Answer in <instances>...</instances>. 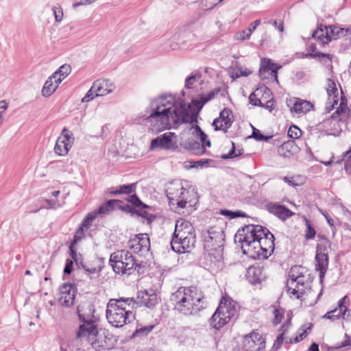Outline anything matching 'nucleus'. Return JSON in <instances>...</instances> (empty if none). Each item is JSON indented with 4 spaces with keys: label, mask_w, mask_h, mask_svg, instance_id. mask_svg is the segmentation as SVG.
Returning a JSON list of instances; mask_svg holds the SVG:
<instances>
[{
    "label": "nucleus",
    "mask_w": 351,
    "mask_h": 351,
    "mask_svg": "<svg viewBox=\"0 0 351 351\" xmlns=\"http://www.w3.org/2000/svg\"><path fill=\"white\" fill-rule=\"evenodd\" d=\"M249 99H250V104H252L253 106H261V107L265 106V105L261 102L260 99H258L256 97V95L254 93H252L250 95Z\"/></svg>",
    "instance_id": "nucleus-58"
},
{
    "label": "nucleus",
    "mask_w": 351,
    "mask_h": 351,
    "mask_svg": "<svg viewBox=\"0 0 351 351\" xmlns=\"http://www.w3.org/2000/svg\"><path fill=\"white\" fill-rule=\"evenodd\" d=\"M241 155H242V152L241 151H239V153H236L235 143L234 142H232V148L230 149L229 152L226 154H222L221 158L222 159H230L234 158L235 157H238Z\"/></svg>",
    "instance_id": "nucleus-48"
},
{
    "label": "nucleus",
    "mask_w": 351,
    "mask_h": 351,
    "mask_svg": "<svg viewBox=\"0 0 351 351\" xmlns=\"http://www.w3.org/2000/svg\"><path fill=\"white\" fill-rule=\"evenodd\" d=\"M243 346L245 351H263L265 341L258 332L254 330L243 337Z\"/></svg>",
    "instance_id": "nucleus-12"
},
{
    "label": "nucleus",
    "mask_w": 351,
    "mask_h": 351,
    "mask_svg": "<svg viewBox=\"0 0 351 351\" xmlns=\"http://www.w3.org/2000/svg\"><path fill=\"white\" fill-rule=\"evenodd\" d=\"M298 269L297 266L292 267L289 274V280L291 281V282H295L297 288H298L299 286L303 287L304 285V276L302 275L301 273L298 274L296 270Z\"/></svg>",
    "instance_id": "nucleus-36"
},
{
    "label": "nucleus",
    "mask_w": 351,
    "mask_h": 351,
    "mask_svg": "<svg viewBox=\"0 0 351 351\" xmlns=\"http://www.w3.org/2000/svg\"><path fill=\"white\" fill-rule=\"evenodd\" d=\"M325 40L322 42V46L324 47L332 40H337L342 37L348 36L350 34L349 29L341 28L336 25L327 26Z\"/></svg>",
    "instance_id": "nucleus-22"
},
{
    "label": "nucleus",
    "mask_w": 351,
    "mask_h": 351,
    "mask_svg": "<svg viewBox=\"0 0 351 351\" xmlns=\"http://www.w3.org/2000/svg\"><path fill=\"white\" fill-rule=\"evenodd\" d=\"M73 142L66 141L62 138H58L54 147L55 152L60 156H65L71 149Z\"/></svg>",
    "instance_id": "nucleus-31"
},
{
    "label": "nucleus",
    "mask_w": 351,
    "mask_h": 351,
    "mask_svg": "<svg viewBox=\"0 0 351 351\" xmlns=\"http://www.w3.org/2000/svg\"><path fill=\"white\" fill-rule=\"evenodd\" d=\"M97 321L81 322L76 332V337L82 341L88 342L96 351H101L103 346L100 345L97 337L99 334Z\"/></svg>",
    "instance_id": "nucleus-8"
},
{
    "label": "nucleus",
    "mask_w": 351,
    "mask_h": 351,
    "mask_svg": "<svg viewBox=\"0 0 351 351\" xmlns=\"http://www.w3.org/2000/svg\"><path fill=\"white\" fill-rule=\"evenodd\" d=\"M185 147L195 155H202L206 153L205 145H202L197 141L189 140L185 143Z\"/></svg>",
    "instance_id": "nucleus-33"
},
{
    "label": "nucleus",
    "mask_w": 351,
    "mask_h": 351,
    "mask_svg": "<svg viewBox=\"0 0 351 351\" xmlns=\"http://www.w3.org/2000/svg\"><path fill=\"white\" fill-rule=\"evenodd\" d=\"M350 300L348 295L343 296L339 300V308H340L341 319L346 321L351 320V309L348 308Z\"/></svg>",
    "instance_id": "nucleus-28"
},
{
    "label": "nucleus",
    "mask_w": 351,
    "mask_h": 351,
    "mask_svg": "<svg viewBox=\"0 0 351 351\" xmlns=\"http://www.w3.org/2000/svg\"><path fill=\"white\" fill-rule=\"evenodd\" d=\"M235 310L230 306L219 304L216 311L210 318V325L217 330L225 326L234 316Z\"/></svg>",
    "instance_id": "nucleus-9"
},
{
    "label": "nucleus",
    "mask_w": 351,
    "mask_h": 351,
    "mask_svg": "<svg viewBox=\"0 0 351 351\" xmlns=\"http://www.w3.org/2000/svg\"><path fill=\"white\" fill-rule=\"evenodd\" d=\"M173 137H176L173 132H166L157 136L151 141L150 149L152 150L156 148L169 149L173 147Z\"/></svg>",
    "instance_id": "nucleus-17"
},
{
    "label": "nucleus",
    "mask_w": 351,
    "mask_h": 351,
    "mask_svg": "<svg viewBox=\"0 0 351 351\" xmlns=\"http://www.w3.org/2000/svg\"><path fill=\"white\" fill-rule=\"evenodd\" d=\"M201 75L199 73L193 74L189 76L185 80V87L186 88H192L195 82L200 79Z\"/></svg>",
    "instance_id": "nucleus-50"
},
{
    "label": "nucleus",
    "mask_w": 351,
    "mask_h": 351,
    "mask_svg": "<svg viewBox=\"0 0 351 351\" xmlns=\"http://www.w3.org/2000/svg\"><path fill=\"white\" fill-rule=\"evenodd\" d=\"M208 101L204 95L186 104L184 100L172 94H161L151 100L147 120L155 122L159 130L176 128L182 123H197L198 114Z\"/></svg>",
    "instance_id": "nucleus-1"
},
{
    "label": "nucleus",
    "mask_w": 351,
    "mask_h": 351,
    "mask_svg": "<svg viewBox=\"0 0 351 351\" xmlns=\"http://www.w3.org/2000/svg\"><path fill=\"white\" fill-rule=\"evenodd\" d=\"M252 136L258 141H268L271 138V136H265L259 130L254 128H253Z\"/></svg>",
    "instance_id": "nucleus-46"
},
{
    "label": "nucleus",
    "mask_w": 351,
    "mask_h": 351,
    "mask_svg": "<svg viewBox=\"0 0 351 351\" xmlns=\"http://www.w3.org/2000/svg\"><path fill=\"white\" fill-rule=\"evenodd\" d=\"M117 204H119L118 199H109L94 211L96 213L97 216L99 215H106L116 210Z\"/></svg>",
    "instance_id": "nucleus-30"
},
{
    "label": "nucleus",
    "mask_w": 351,
    "mask_h": 351,
    "mask_svg": "<svg viewBox=\"0 0 351 351\" xmlns=\"http://www.w3.org/2000/svg\"><path fill=\"white\" fill-rule=\"evenodd\" d=\"M154 328V325H148L137 328L133 333V337H143L147 335Z\"/></svg>",
    "instance_id": "nucleus-44"
},
{
    "label": "nucleus",
    "mask_w": 351,
    "mask_h": 351,
    "mask_svg": "<svg viewBox=\"0 0 351 351\" xmlns=\"http://www.w3.org/2000/svg\"><path fill=\"white\" fill-rule=\"evenodd\" d=\"M134 303L133 298L110 299L108 302L106 311L108 322L116 328H121L130 323L134 319L135 315L132 311L127 309L125 306H130Z\"/></svg>",
    "instance_id": "nucleus-4"
},
{
    "label": "nucleus",
    "mask_w": 351,
    "mask_h": 351,
    "mask_svg": "<svg viewBox=\"0 0 351 351\" xmlns=\"http://www.w3.org/2000/svg\"><path fill=\"white\" fill-rule=\"evenodd\" d=\"M251 34H249V32L247 29H244V30H242L241 32H237L235 36H234V38L237 40H248L250 36H251Z\"/></svg>",
    "instance_id": "nucleus-54"
},
{
    "label": "nucleus",
    "mask_w": 351,
    "mask_h": 351,
    "mask_svg": "<svg viewBox=\"0 0 351 351\" xmlns=\"http://www.w3.org/2000/svg\"><path fill=\"white\" fill-rule=\"evenodd\" d=\"M342 156L343 158L341 160H344L345 158L348 157L345 160L344 169L348 174L351 175V147L348 151L343 153Z\"/></svg>",
    "instance_id": "nucleus-43"
},
{
    "label": "nucleus",
    "mask_w": 351,
    "mask_h": 351,
    "mask_svg": "<svg viewBox=\"0 0 351 351\" xmlns=\"http://www.w3.org/2000/svg\"><path fill=\"white\" fill-rule=\"evenodd\" d=\"M82 269L85 271L86 274L90 276V278L92 279L99 276L102 267L100 265L95 266L86 263Z\"/></svg>",
    "instance_id": "nucleus-39"
},
{
    "label": "nucleus",
    "mask_w": 351,
    "mask_h": 351,
    "mask_svg": "<svg viewBox=\"0 0 351 351\" xmlns=\"http://www.w3.org/2000/svg\"><path fill=\"white\" fill-rule=\"evenodd\" d=\"M274 318L273 319V324L277 325L280 323L282 319L284 317V311L282 309H274Z\"/></svg>",
    "instance_id": "nucleus-52"
},
{
    "label": "nucleus",
    "mask_w": 351,
    "mask_h": 351,
    "mask_svg": "<svg viewBox=\"0 0 351 351\" xmlns=\"http://www.w3.org/2000/svg\"><path fill=\"white\" fill-rule=\"evenodd\" d=\"M184 36V32H177L169 38V47L172 50H175L181 47V45L184 42L182 40Z\"/></svg>",
    "instance_id": "nucleus-37"
},
{
    "label": "nucleus",
    "mask_w": 351,
    "mask_h": 351,
    "mask_svg": "<svg viewBox=\"0 0 351 351\" xmlns=\"http://www.w3.org/2000/svg\"><path fill=\"white\" fill-rule=\"evenodd\" d=\"M212 160L210 159H201L196 161L191 162V167L193 168H198L201 167L202 168L205 165L209 164Z\"/></svg>",
    "instance_id": "nucleus-55"
},
{
    "label": "nucleus",
    "mask_w": 351,
    "mask_h": 351,
    "mask_svg": "<svg viewBox=\"0 0 351 351\" xmlns=\"http://www.w3.org/2000/svg\"><path fill=\"white\" fill-rule=\"evenodd\" d=\"M313 108V104L307 101L296 98L293 106L291 107V111L296 114H306Z\"/></svg>",
    "instance_id": "nucleus-26"
},
{
    "label": "nucleus",
    "mask_w": 351,
    "mask_h": 351,
    "mask_svg": "<svg viewBox=\"0 0 351 351\" xmlns=\"http://www.w3.org/2000/svg\"><path fill=\"white\" fill-rule=\"evenodd\" d=\"M330 244L328 242L327 245L317 244L316 247V270L319 271L321 282H322L328 267V248Z\"/></svg>",
    "instance_id": "nucleus-10"
},
{
    "label": "nucleus",
    "mask_w": 351,
    "mask_h": 351,
    "mask_svg": "<svg viewBox=\"0 0 351 351\" xmlns=\"http://www.w3.org/2000/svg\"><path fill=\"white\" fill-rule=\"evenodd\" d=\"M191 287H181L170 296L174 309L184 315L197 314L205 308L202 299L195 296Z\"/></svg>",
    "instance_id": "nucleus-3"
},
{
    "label": "nucleus",
    "mask_w": 351,
    "mask_h": 351,
    "mask_svg": "<svg viewBox=\"0 0 351 351\" xmlns=\"http://www.w3.org/2000/svg\"><path fill=\"white\" fill-rule=\"evenodd\" d=\"M233 117L232 115V110L228 108H225L219 113V117L214 119L213 125L215 130H223L227 132L233 123Z\"/></svg>",
    "instance_id": "nucleus-14"
},
{
    "label": "nucleus",
    "mask_w": 351,
    "mask_h": 351,
    "mask_svg": "<svg viewBox=\"0 0 351 351\" xmlns=\"http://www.w3.org/2000/svg\"><path fill=\"white\" fill-rule=\"evenodd\" d=\"M197 123H191V130H193V134L199 137V136L201 134V133L203 132V130L201 129V128L196 124Z\"/></svg>",
    "instance_id": "nucleus-64"
},
{
    "label": "nucleus",
    "mask_w": 351,
    "mask_h": 351,
    "mask_svg": "<svg viewBox=\"0 0 351 351\" xmlns=\"http://www.w3.org/2000/svg\"><path fill=\"white\" fill-rule=\"evenodd\" d=\"M179 239L178 237H174L172 235L170 244L172 250L175 252L179 254L189 252L195 247V239H193V237L189 236L188 239L181 241Z\"/></svg>",
    "instance_id": "nucleus-15"
},
{
    "label": "nucleus",
    "mask_w": 351,
    "mask_h": 351,
    "mask_svg": "<svg viewBox=\"0 0 351 351\" xmlns=\"http://www.w3.org/2000/svg\"><path fill=\"white\" fill-rule=\"evenodd\" d=\"M129 246L134 253L145 255L150 250L149 238L147 234H138L129 241Z\"/></svg>",
    "instance_id": "nucleus-13"
},
{
    "label": "nucleus",
    "mask_w": 351,
    "mask_h": 351,
    "mask_svg": "<svg viewBox=\"0 0 351 351\" xmlns=\"http://www.w3.org/2000/svg\"><path fill=\"white\" fill-rule=\"evenodd\" d=\"M96 213L95 211H92L88 213L85 217L84 218L83 221L80 223V226L77 229V232H83L84 229L88 230L90 226L92 225L93 221L96 219L97 217Z\"/></svg>",
    "instance_id": "nucleus-38"
},
{
    "label": "nucleus",
    "mask_w": 351,
    "mask_h": 351,
    "mask_svg": "<svg viewBox=\"0 0 351 351\" xmlns=\"http://www.w3.org/2000/svg\"><path fill=\"white\" fill-rule=\"evenodd\" d=\"M300 151L299 147L293 140H289L282 143L278 149V153L283 158H290Z\"/></svg>",
    "instance_id": "nucleus-25"
},
{
    "label": "nucleus",
    "mask_w": 351,
    "mask_h": 351,
    "mask_svg": "<svg viewBox=\"0 0 351 351\" xmlns=\"http://www.w3.org/2000/svg\"><path fill=\"white\" fill-rule=\"evenodd\" d=\"M96 87V85H92L90 88L88 90V91L86 93V95L82 98V102H88L93 99L96 96V92L95 90Z\"/></svg>",
    "instance_id": "nucleus-53"
},
{
    "label": "nucleus",
    "mask_w": 351,
    "mask_h": 351,
    "mask_svg": "<svg viewBox=\"0 0 351 351\" xmlns=\"http://www.w3.org/2000/svg\"><path fill=\"white\" fill-rule=\"evenodd\" d=\"M274 234L260 225L245 226L234 236V242L241 245L243 253L254 258L257 255L267 258L274 251Z\"/></svg>",
    "instance_id": "nucleus-2"
},
{
    "label": "nucleus",
    "mask_w": 351,
    "mask_h": 351,
    "mask_svg": "<svg viewBox=\"0 0 351 351\" xmlns=\"http://www.w3.org/2000/svg\"><path fill=\"white\" fill-rule=\"evenodd\" d=\"M248 282L252 285L261 283L265 278L263 267L260 265H252L248 267L245 274Z\"/></svg>",
    "instance_id": "nucleus-21"
},
{
    "label": "nucleus",
    "mask_w": 351,
    "mask_h": 351,
    "mask_svg": "<svg viewBox=\"0 0 351 351\" xmlns=\"http://www.w3.org/2000/svg\"><path fill=\"white\" fill-rule=\"evenodd\" d=\"M326 32H327V26L320 24L313 32L312 37L314 39H316L319 42V44L322 45V42L325 40Z\"/></svg>",
    "instance_id": "nucleus-40"
},
{
    "label": "nucleus",
    "mask_w": 351,
    "mask_h": 351,
    "mask_svg": "<svg viewBox=\"0 0 351 351\" xmlns=\"http://www.w3.org/2000/svg\"><path fill=\"white\" fill-rule=\"evenodd\" d=\"M128 202L131 203L132 206L136 207L137 209L139 208L142 210H146V209L150 208V207L144 204L136 194L130 195L128 199Z\"/></svg>",
    "instance_id": "nucleus-41"
},
{
    "label": "nucleus",
    "mask_w": 351,
    "mask_h": 351,
    "mask_svg": "<svg viewBox=\"0 0 351 351\" xmlns=\"http://www.w3.org/2000/svg\"><path fill=\"white\" fill-rule=\"evenodd\" d=\"M173 235L174 237H178L180 241L184 239H188L189 236L193 237V239H195L193 227L189 221H177Z\"/></svg>",
    "instance_id": "nucleus-16"
},
{
    "label": "nucleus",
    "mask_w": 351,
    "mask_h": 351,
    "mask_svg": "<svg viewBox=\"0 0 351 351\" xmlns=\"http://www.w3.org/2000/svg\"><path fill=\"white\" fill-rule=\"evenodd\" d=\"M167 197L169 204L172 205L176 204L178 208H184L189 204L192 206L193 202L192 197H195L196 194L193 191L184 188L180 182H171L168 185L166 190Z\"/></svg>",
    "instance_id": "nucleus-6"
},
{
    "label": "nucleus",
    "mask_w": 351,
    "mask_h": 351,
    "mask_svg": "<svg viewBox=\"0 0 351 351\" xmlns=\"http://www.w3.org/2000/svg\"><path fill=\"white\" fill-rule=\"evenodd\" d=\"M261 19H257L254 22L251 23L247 29L249 34H252V32L256 29V27L261 24Z\"/></svg>",
    "instance_id": "nucleus-63"
},
{
    "label": "nucleus",
    "mask_w": 351,
    "mask_h": 351,
    "mask_svg": "<svg viewBox=\"0 0 351 351\" xmlns=\"http://www.w3.org/2000/svg\"><path fill=\"white\" fill-rule=\"evenodd\" d=\"M59 138H62V139L67 141L73 142L74 138L72 136V134H69V131L64 128L62 131V136H60Z\"/></svg>",
    "instance_id": "nucleus-59"
},
{
    "label": "nucleus",
    "mask_w": 351,
    "mask_h": 351,
    "mask_svg": "<svg viewBox=\"0 0 351 351\" xmlns=\"http://www.w3.org/2000/svg\"><path fill=\"white\" fill-rule=\"evenodd\" d=\"M93 84L96 85L95 90L97 97L106 95L112 92V89L108 88V81L97 80Z\"/></svg>",
    "instance_id": "nucleus-34"
},
{
    "label": "nucleus",
    "mask_w": 351,
    "mask_h": 351,
    "mask_svg": "<svg viewBox=\"0 0 351 351\" xmlns=\"http://www.w3.org/2000/svg\"><path fill=\"white\" fill-rule=\"evenodd\" d=\"M220 214L228 217L229 219H234L237 217H245L247 216L245 213L241 210L232 211L227 209L221 210Z\"/></svg>",
    "instance_id": "nucleus-42"
},
{
    "label": "nucleus",
    "mask_w": 351,
    "mask_h": 351,
    "mask_svg": "<svg viewBox=\"0 0 351 351\" xmlns=\"http://www.w3.org/2000/svg\"><path fill=\"white\" fill-rule=\"evenodd\" d=\"M44 202L46 204H43L41 207H44L45 208H55L56 204H57V201L54 199H45Z\"/></svg>",
    "instance_id": "nucleus-62"
},
{
    "label": "nucleus",
    "mask_w": 351,
    "mask_h": 351,
    "mask_svg": "<svg viewBox=\"0 0 351 351\" xmlns=\"http://www.w3.org/2000/svg\"><path fill=\"white\" fill-rule=\"evenodd\" d=\"M225 235L223 228L214 226L207 231L204 237V249L213 262H220L223 259Z\"/></svg>",
    "instance_id": "nucleus-5"
},
{
    "label": "nucleus",
    "mask_w": 351,
    "mask_h": 351,
    "mask_svg": "<svg viewBox=\"0 0 351 351\" xmlns=\"http://www.w3.org/2000/svg\"><path fill=\"white\" fill-rule=\"evenodd\" d=\"M60 83H58L56 80H54V77H53V75L50 76L47 80L45 82L43 89H42V94L44 97H49L51 95L55 90L57 89L58 84Z\"/></svg>",
    "instance_id": "nucleus-32"
},
{
    "label": "nucleus",
    "mask_w": 351,
    "mask_h": 351,
    "mask_svg": "<svg viewBox=\"0 0 351 351\" xmlns=\"http://www.w3.org/2000/svg\"><path fill=\"white\" fill-rule=\"evenodd\" d=\"M199 138L201 141V144L202 145H205V147L207 146V147H210L211 145V143L209 140H207V135L204 133V132H203L202 133H201V134L199 136Z\"/></svg>",
    "instance_id": "nucleus-60"
},
{
    "label": "nucleus",
    "mask_w": 351,
    "mask_h": 351,
    "mask_svg": "<svg viewBox=\"0 0 351 351\" xmlns=\"http://www.w3.org/2000/svg\"><path fill=\"white\" fill-rule=\"evenodd\" d=\"M109 263L114 272L131 274L138 266L132 254L125 250L117 251L110 255Z\"/></svg>",
    "instance_id": "nucleus-7"
},
{
    "label": "nucleus",
    "mask_w": 351,
    "mask_h": 351,
    "mask_svg": "<svg viewBox=\"0 0 351 351\" xmlns=\"http://www.w3.org/2000/svg\"><path fill=\"white\" fill-rule=\"evenodd\" d=\"M223 0H201V7L203 10H210Z\"/></svg>",
    "instance_id": "nucleus-45"
},
{
    "label": "nucleus",
    "mask_w": 351,
    "mask_h": 351,
    "mask_svg": "<svg viewBox=\"0 0 351 351\" xmlns=\"http://www.w3.org/2000/svg\"><path fill=\"white\" fill-rule=\"evenodd\" d=\"M61 297L59 302L62 306L69 307L74 304L75 290L71 284H64L60 287Z\"/></svg>",
    "instance_id": "nucleus-23"
},
{
    "label": "nucleus",
    "mask_w": 351,
    "mask_h": 351,
    "mask_svg": "<svg viewBox=\"0 0 351 351\" xmlns=\"http://www.w3.org/2000/svg\"><path fill=\"white\" fill-rule=\"evenodd\" d=\"M319 212L325 217L328 224L330 226V227L332 230V236L334 237L335 234V226L333 219L326 211H324L322 209H319Z\"/></svg>",
    "instance_id": "nucleus-51"
},
{
    "label": "nucleus",
    "mask_w": 351,
    "mask_h": 351,
    "mask_svg": "<svg viewBox=\"0 0 351 351\" xmlns=\"http://www.w3.org/2000/svg\"><path fill=\"white\" fill-rule=\"evenodd\" d=\"M274 27L278 29L280 32L284 31V23L283 21L280 20L279 21L277 20L272 21V25Z\"/></svg>",
    "instance_id": "nucleus-61"
},
{
    "label": "nucleus",
    "mask_w": 351,
    "mask_h": 351,
    "mask_svg": "<svg viewBox=\"0 0 351 351\" xmlns=\"http://www.w3.org/2000/svg\"><path fill=\"white\" fill-rule=\"evenodd\" d=\"M73 269V261L69 258L66 260L65 266L64 268V274H71Z\"/></svg>",
    "instance_id": "nucleus-57"
},
{
    "label": "nucleus",
    "mask_w": 351,
    "mask_h": 351,
    "mask_svg": "<svg viewBox=\"0 0 351 351\" xmlns=\"http://www.w3.org/2000/svg\"><path fill=\"white\" fill-rule=\"evenodd\" d=\"M119 204H117V209L121 210L125 213H131V214H136L138 216L145 219L147 221V223L150 224L153 220L155 219V215L153 214L149 213L147 210H142L141 209H137L136 207H134L129 204L123 203L122 201L118 199Z\"/></svg>",
    "instance_id": "nucleus-18"
},
{
    "label": "nucleus",
    "mask_w": 351,
    "mask_h": 351,
    "mask_svg": "<svg viewBox=\"0 0 351 351\" xmlns=\"http://www.w3.org/2000/svg\"><path fill=\"white\" fill-rule=\"evenodd\" d=\"M136 184L137 183H132L128 184H123L117 188H109L107 190L106 193L112 196L122 194L129 195L135 192L136 189Z\"/></svg>",
    "instance_id": "nucleus-27"
},
{
    "label": "nucleus",
    "mask_w": 351,
    "mask_h": 351,
    "mask_svg": "<svg viewBox=\"0 0 351 351\" xmlns=\"http://www.w3.org/2000/svg\"><path fill=\"white\" fill-rule=\"evenodd\" d=\"M326 92L328 99L331 100L333 104H337L339 97L338 89L335 82L330 78L327 80Z\"/></svg>",
    "instance_id": "nucleus-29"
},
{
    "label": "nucleus",
    "mask_w": 351,
    "mask_h": 351,
    "mask_svg": "<svg viewBox=\"0 0 351 351\" xmlns=\"http://www.w3.org/2000/svg\"><path fill=\"white\" fill-rule=\"evenodd\" d=\"M306 221V233H305V238L306 239H313L315 238L316 232L314 228L311 226L310 223V221L308 219H305Z\"/></svg>",
    "instance_id": "nucleus-49"
},
{
    "label": "nucleus",
    "mask_w": 351,
    "mask_h": 351,
    "mask_svg": "<svg viewBox=\"0 0 351 351\" xmlns=\"http://www.w3.org/2000/svg\"><path fill=\"white\" fill-rule=\"evenodd\" d=\"M137 299L136 304L147 308H153L158 302L157 295L152 289L139 292Z\"/></svg>",
    "instance_id": "nucleus-24"
},
{
    "label": "nucleus",
    "mask_w": 351,
    "mask_h": 351,
    "mask_svg": "<svg viewBox=\"0 0 351 351\" xmlns=\"http://www.w3.org/2000/svg\"><path fill=\"white\" fill-rule=\"evenodd\" d=\"M71 66L65 64L62 65L52 75L58 83H61L62 81L71 73Z\"/></svg>",
    "instance_id": "nucleus-35"
},
{
    "label": "nucleus",
    "mask_w": 351,
    "mask_h": 351,
    "mask_svg": "<svg viewBox=\"0 0 351 351\" xmlns=\"http://www.w3.org/2000/svg\"><path fill=\"white\" fill-rule=\"evenodd\" d=\"M53 12L56 22H60L63 18V11L60 7H54Z\"/></svg>",
    "instance_id": "nucleus-56"
},
{
    "label": "nucleus",
    "mask_w": 351,
    "mask_h": 351,
    "mask_svg": "<svg viewBox=\"0 0 351 351\" xmlns=\"http://www.w3.org/2000/svg\"><path fill=\"white\" fill-rule=\"evenodd\" d=\"M266 208L269 213L276 216L282 221H286L295 215V213L287 207L278 203H269L266 205Z\"/></svg>",
    "instance_id": "nucleus-19"
},
{
    "label": "nucleus",
    "mask_w": 351,
    "mask_h": 351,
    "mask_svg": "<svg viewBox=\"0 0 351 351\" xmlns=\"http://www.w3.org/2000/svg\"><path fill=\"white\" fill-rule=\"evenodd\" d=\"M281 68V65L273 62L269 58H263L261 61V66L258 74L261 80L271 78V80L278 83V71Z\"/></svg>",
    "instance_id": "nucleus-11"
},
{
    "label": "nucleus",
    "mask_w": 351,
    "mask_h": 351,
    "mask_svg": "<svg viewBox=\"0 0 351 351\" xmlns=\"http://www.w3.org/2000/svg\"><path fill=\"white\" fill-rule=\"evenodd\" d=\"M77 313L80 323L97 321V318L94 315V306L89 302H84L80 304L77 308Z\"/></svg>",
    "instance_id": "nucleus-20"
},
{
    "label": "nucleus",
    "mask_w": 351,
    "mask_h": 351,
    "mask_svg": "<svg viewBox=\"0 0 351 351\" xmlns=\"http://www.w3.org/2000/svg\"><path fill=\"white\" fill-rule=\"evenodd\" d=\"M302 131L295 125H292L288 130V136L293 139H298L301 136Z\"/></svg>",
    "instance_id": "nucleus-47"
}]
</instances>
